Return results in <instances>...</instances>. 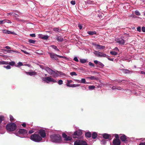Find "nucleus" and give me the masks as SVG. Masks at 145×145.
Segmentation results:
<instances>
[{"label": "nucleus", "mask_w": 145, "mask_h": 145, "mask_svg": "<svg viewBox=\"0 0 145 145\" xmlns=\"http://www.w3.org/2000/svg\"><path fill=\"white\" fill-rule=\"evenodd\" d=\"M6 68L7 69H11V67L9 65H7L6 66Z\"/></svg>", "instance_id": "nucleus-59"}, {"label": "nucleus", "mask_w": 145, "mask_h": 145, "mask_svg": "<svg viewBox=\"0 0 145 145\" xmlns=\"http://www.w3.org/2000/svg\"><path fill=\"white\" fill-rule=\"evenodd\" d=\"M39 37L40 38L44 40H47L49 38V36L48 35L43 36L42 34L39 35Z\"/></svg>", "instance_id": "nucleus-18"}, {"label": "nucleus", "mask_w": 145, "mask_h": 145, "mask_svg": "<svg viewBox=\"0 0 145 145\" xmlns=\"http://www.w3.org/2000/svg\"><path fill=\"white\" fill-rule=\"evenodd\" d=\"M89 65L93 67H94V64L93 63H92L91 62H89Z\"/></svg>", "instance_id": "nucleus-42"}, {"label": "nucleus", "mask_w": 145, "mask_h": 145, "mask_svg": "<svg viewBox=\"0 0 145 145\" xmlns=\"http://www.w3.org/2000/svg\"><path fill=\"white\" fill-rule=\"evenodd\" d=\"M101 142L103 144H105L106 143V141L105 139H103L102 140Z\"/></svg>", "instance_id": "nucleus-43"}, {"label": "nucleus", "mask_w": 145, "mask_h": 145, "mask_svg": "<svg viewBox=\"0 0 145 145\" xmlns=\"http://www.w3.org/2000/svg\"><path fill=\"white\" fill-rule=\"evenodd\" d=\"M57 72H58L59 74L61 75H63L64 74L63 72L61 71H57Z\"/></svg>", "instance_id": "nucleus-52"}, {"label": "nucleus", "mask_w": 145, "mask_h": 145, "mask_svg": "<svg viewBox=\"0 0 145 145\" xmlns=\"http://www.w3.org/2000/svg\"><path fill=\"white\" fill-rule=\"evenodd\" d=\"M30 139L36 142H39L42 140L41 137L38 134L36 133L32 134L30 137Z\"/></svg>", "instance_id": "nucleus-2"}, {"label": "nucleus", "mask_w": 145, "mask_h": 145, "mask_svg": "<svg viewBox=\"0 0 145 145\" xmlns=\"http://www.w3.org/2000/svg\"><path fill=\"white\" fill-rule=\"evenodd\" d=\"M116 42L120 44H125L124 40V39H118L116 41Z\"/></svg>", "instance_id": "nucleus-16"}, {"label": "nucleus", "mask_w": 145, "mask_h": 145, "mask_svg": "<svg viewBox=\"0 0 145 145\" xmlns=\"http://www.w3.org/2000/svg\"><path fill=\"white\" fill-rule=\"evenodd\" d=\"M22 125L24 127H25L26 126V124L25 123H23L22 124Z\"/></svg>", "instance_id": "nucleus-63"}, {"label": "nucleus", "mask_w": 145, "mask_h": 145, "mask_svg": "<svg viewBox=\"0 0 145 145\" xmlns=\"http://www.w3.org/2000/svg\"><path fill=\"white\" fill-rule=\"evenodd\" d=\"M43 80L44 81L46 82L47 83H48V82L46 80L48 81L49 82H57V81L56 80H54L53 78H52L49 76L46 77L44 79H43Z\"/></svg>", "instance_id": "nucleus-8"}, {"label": "nucleus", "mask_w": 145, "mask_h": 145, "mask_svg": "<svg viewBox=\"0 0 145 145\" xmlns=\"http://www.w3.org/2000/svg\"><path fill=\"white\" fill-rule=\"evenodd\" d=\"M114 136L116 138V139H119V136L118 134H115V135Z\"/></svg>", "instance_id": "nucleus-40"}, {"label": "nucleus", "mask_w": 145, "mask_h": 145, "mask_svg": "<svg viewBox=\"0 0 145 145\" xmlns=\"http://www.w3.org/2000/svg\"><path fill=\"white\" fill-rule=\"evenodd\" d=\"M71 3L73 5H75L76 3L75 1H72L71 2Z\"/></svg>", "instance_id": "nucleus-46"}, {"label": "nucleus", "mask_w": 145, "mask_h": 145, "mask_svg": "<svg viewBox=\"0 0 145 145\" xmlns=\"http://www.w3.org/2000/svg\"><path fill=\"white\" fill-rule=\"evenodd\" d=\"M27 131L24 129H20L19 130L18 133L22 134H25L27 133Z\"/></svg>", "instance_id": "nucleus-13"}, {"label": "nucleus", "mask_w": 145, "mask_h": 145, "mask_svg": "<svg viewBox=\"0 0 145 145\" xmlns=\"http://www.w3.org/2000/svg\"><path fill=\"white\" fill-rule=\"evenodd\" d=\"M100 53V52L96 51H95L94 52V54H95L96 56H97L98 57H99V54Z\"/></svg>", "instance_id": "nucleus-31"}, {"label": "nucleus", "mask_w": 145, "mask_h": 145, "mask_svg": "<svg viewBox=\"0 0 145 145\" xmlns=\"http://www.w3.org/2000/svg\"><path fill=\"white\" fill-rule=\"evenodd\" d=\"M10 120L11 121L13 122V121H14V118L13 117V116H12L11 115H10Z\"/></svg>", "instance_id": "nucleus-34"}, {"label": "nucleus", "mask_w": 145, "mask_h": 145, "mask_svg": "<svg viewBox=\"0 0 145 145\" xmlns=\"http://www.w3.org/2000/svg\"><path fill=\"white\" fill-rule=\"evenodd\" d=\"M88 78L90 79L91 80H96L98 79L97 78V77H96L93 76H91L90 77H88Z\"/></svg>", "instance_id": "nucleus-26"}, {"label": "nucleus", "mask_w": 145, "mask_h": 145, "mask_svg": "<svg viewBox=\"0 0 145 145\" xmlns=\"http://www.w3.org/2000/svg\"><path fill=\"white\" fill-rule=\"evenodd\" d=\"M96 48L98 50H101L105 49V46H104L100 45L99 44L95 45Z\"/></svg>", "instance_id": "nucleus-14"}, {"label": "nucleus", "mask_w": 145, "mask_h": 145, "mask_svg": "<svg viewBox=\"0 0 145 145\" xmlns=\"http://www.w3.org/2000/svg\"><path fill=\"white\" fill-rule=\"evenodd\" d=\"M98 64L99 65L101 66V67H103L104 66V65L101 62H99L98 63Z\"/></svg>", "instance_id": "nucleus-55"}, {"label": "nucleus", "mask_w": 145, "mask_h": 145, "mask_svg": "<svg viewBox=\"0 0 145 145\" xmlns=\"http://www.w3.org/2000/svg\"><path fill=\"white\" fill-rule=\"evenodd\" d=\"M3 64L9 65V62L8 61H3Z\"/></svg>", "instance_id": "nucleus-47"}, {"label": "nucleus", "mask_w": 145, "mask_h": 145, "mask_svg": "<svg viewBox=\"0 0 145 145\" xmlns=\"http://www.w3.org/2000/svg\"><path fill=\"white\" fill-rule=\"evenodd\" d=\"M137 31H138V32H141V27L140 26L138 27L137 28Z\"/></svg>", "instance_id": "nucleus-44"}, {"label": "nucleus", "mask_w": 145, "mask_h": 145, "mask_svg": "<svg viewBox=\"0 0 145 145\" xmlns=\"http://www.w3.org/2000/svg\"><path fill=\"white\" fill-rule=\"evenodd\" d=\"M91 136L92 138L95 139L97 137V133L95 132H93L92 133Z\"/></svg>", "instance_id": "nucleus-21"}, {"label": "nucleus", "mask_w": 145, "mask_h": 145, "mask_svg": "<svg viewBox=\"0 0 145 145\" xmlns=\"http://www.w3.org/2000/svg\"><path fill=\"white\" fill-rule=\"evenodd\" d=\"M21 51L26 54H29L28 52L24 50H21Z\"/></svg>", "instance_id": "nucleus-57"}, {"label": "nucleus", "mask_w": 145, "mask_h": 145, "mask_svg": "<svg viewBox=\"0 0 145 145\" xmlns=\"http://www.w3.org/2000/svg\"><path fill=\"white\" fill-rule=\"evenodd\" d=\"M53 30L56 32L58 33L59 32L58 28L55 27L53 29Z\"/></svg>", "instance_id": "nucleus-35"}, {"label": "nucleus", "mask_w": 145, "mask_h": 145, "mask_svg": "<svg viewBox=\"0 0 145 145\" xmlns=\"http://www.w3.org/2000/svg\"><path fill=\"white\" fill-rule=\"evenodd\" d=\"M142 32H145V27L144 26H143L142 27Z\"/></svg>", "instance_id": "nucleus-49"}, {"label": "nucleus", "mask_w": 145, "mask_h": 145, "mask_svg": "<svg viewBox=\"0 0 145 145\" xmlns=\"http://www.w3.org/2000/svg\"><path fill=\"white\" fill-rule=\"evenodd\" d=\"M5 20V22H7L8 23H11V21L9 20Z\"/></svg>", "instance_id": "nucleus-61"}, {"label": "nucleus", "mask_w": 145, "mask_h": 145, "mask_svg": "<svg viewBox=\"0 0 145 145\" xmlns=\"http://www.w3.org/2000/svg\"><path fill=\"white\" fill-rule=\"evenodd\" d=\"M5 51L8 53H11V52H13V51L8 50H5Z\"/></svg>", "instance_id": "nucleus-58"}, {"label": "nucleus", "mask_w": 145, "mask_h": 145, "mask_svg": "<svg viewBox=\"0 0 145 145\" xmlns=\"http://www.w3.org/2000/svg\"><path fill=\"white\" fill-rule=\"evenodd\" d=\"M30 36L31 37H35L36 36L35 34H30Z\"/></svg>", "instance_id": "nucleus-56"}, {"label": "nucleus", "mask_w": 145, "mask_h": 145, "mask_svg": "<svg viewBox=\"0 0 145 145\" xmlns=\"http://www.w3.org/2000/svg\"><path fill=\"white\" fill-rule=\"evenodd\" d=\"M63 81L61 80H60L58 81V83L59 85H61L63 84Z\"/></svg>", "instance_id": "nucleus-41"}, {"label": "nucleus", "mask_w": 145, "mask_h": 145, "mask_svg": "<svg viewBox=\"0 0 145 145\" xmlns=\"http://www.w3.org/2000/svg\"><path fill=\"white\" fill-rule=\"evenodd\" d=\"M127 137L124 135H123L120 137V140L123 142L126 143H127L128 141L127 139Z\"/></svg>", "instance_id": "nucleus-10"}, {"label": "nucleus", "mask_w": 145, "mask_h": 145, "mask_svg": "<svg viewBox=\"0 0 145 145\" xmlns=\"http://www.w3.org/2000/svg\"><path fill=\"white\" fill-rule=\"evenodd\" d=\"M5 22V20H1L0 21V24H2L3 23H4Z\"/></svg>", "instance_id": "nucleus-51"}, {"label": "nucleus", "mask_w": 145, "mask_h": 145, "mask_svg": "<svg viewBox=\"0 0 145 145\" xmlns=\"http://www.w3.org/2000/svg\"><path fill=\"white\" fill-rule=\"evenodd\" d=\"M95 88L94 86H89V88L90 89H93Z\"/></svg>", "instance_id": "nucleus-39"}, {"label": "nucleus", "mask_w": 145, "mask_h": 145, "mask_svg": "<svg viewBox=\"0 0 145 145\" xmlns=\"http://www.w3.org/2000/svg\"><path fill=\"white\" fill-rule=\"evenodd\" d=\"M70 74L71 76H72L73 75L76 76L77 75V74L75 72H71Z\"/></svg>", "instance_id": "nucleus-37"}, {"label": "nucleus", "mask_w": 145, "mask_h": 145, "mask_svg": "<svg viewBox=\"0 0 145 145\" xmlns=\"http://www.w3.org/2000/svg\"><path fill=\"white\" fill-rule=\"evenodd\" d=\"M74 145H88L86 142L82 140H78L74 142Z\"/></svg>", "instance_id": "nucleus-7"}, {"label": "nucleus", "mask_w": 145, "mask_h": 145, "mask_svg": "<svg viewBox=\"0 0 145 145\" xmlns=\"http://www.w3.org/2000/svg\"><path fill=\"white\" fill-rule=\"evenodd\" d=\"M110 53L113 55H116L118 54V53L115 51H111L110 52Z\"/></svg>", "instance_id": "nucleus-30"}, {"label": "nucleus", "mask_w": 145, "mask_h": 145, "mask_svg": "<svg viewBox=\"0 0 145 145\" xmlns=\"http://www.w3.org/2000/svg\"><path fill=\"white\" fill-rule=\"evenodd\" d=\"M39 134L40 135L41 138H44L46 137V133L45 131L43 129H40L39 131Z\"/></svg>", "instance_id": "nucleus-9"}, {"label": "nucleus", "mask_w": 145, "mask_h": 145, "mask_svg": "<svg viewBox=\"0 0 145 145\" xmlns=\"http://www.w3.org/2000/svg\"><path fill=\"white\" fill-rule=\"evenodd\" d=\"M28 42L30 43L35 44V41L34 40L30 39L29 40Z\"/></svg>", "instance_id": "nucleus-36"}, {"label": "nucleus", "mask_w": 145, "mask_h": 145, "mask_svg": "<svg viewBox=\"0 0 145 145\" xmlns=\"http://www.w3.org/2000/svg\"><path fill=\"white\" fill-rule=\"evenodd\" d=\"M40 68H41L42 69H44V70H45V68L46 67H44L43 65H40Z\"/></svg>", "instance_id": "nucleus-50"}, {"label": "nucleus", "mask_w": 145, "mask_h": 145, "mask_svg": "<svg viewBox=\"0 0 145 145\" xmlns=\"http://www.w3.org/2000/svg\"><path fill=\"white\" fill-rule=\"evenodd\" d=\"M3 32V33H5L8 34H12L13 33L10 31L7 30H3L2 31Z\"/></svg>", "instance_id": "nucleus-20"}, {"label": "nucleus", "mask_w": 145, "mask_h": 145, "mask_svg": "<svg viewBox=\"0 0 145 145\" xmlns=\"http://www.w3.org/2000/svg\"><path fill=\"white\" fill-rule=\"evenodd\" d=\"M103 138L105 139H109V138L111 137L110 135L107 133H104L102 135Z\"/></svg>", "instance_id": "nucleus-17"}, {"label": "nucleus", "mask_w": 145, "mask_h": 145, "mask_svg": "<svg viewBox=\"0 0 145 145\" xmlns=\"http://www.w3.org/2000/svg\"><path fill=\"white\" fill-rule=\"evenodd\" d=\"M5 120V118L3 116H0V124L2 122V121Z\"/></svg>", "instance_id": "nucleus-29"}, {"label": "nucleus", "mask_w": 145, "mask_h": 145, "mask_svg": "<svg viewBox=\"0 0 145 145\" xmlns=\"http://www.w3.org/2000/svg\"><path fill=\"white\" fill-rule=\"evenodd\" d=\"M56 39L59 42H61L63 40V38L61 36L58 35L56 36Z\"/></svg>", "instance_id": "nucleus-15"}, {"label": "nucleus", "mask_w": 145, "mask_h": 145, "mask_svg": "<svg viewBox=\"0 0 145 145\" xmlns=\"http://www.w3.org/2000/svg\"><path fill=\"white\" fill-rule=\"evenodd\" d=\"M62 136L63 137L65 138V140L66 141L71 140L72 139V138L71 137L68 136L65 133H63L62 134Z\"/></svg>", "instance_id": "nucleus-11"}, {"label": "nucleus", "mask_w": 145, "mask_h": 145, "mask_svg": "<svg viewBox=\"0 0 145 145\" xmlns=\"http://www.w3.org/2000/svg\"><path fill=\"white\" fill-rule=\"evenodd\" d=\"M124 72H125V73H129L130 72V71L129 70L127 69L124 70Z\"/></svg>", "instance_id": "nucleus-53"}, {"label": "nucleus", "mask_w": 145, "mask_h": 145, "mask_svg": "<svg viewBox=\"0 0 145 145\" xmlns=\"http://www.w3.org/2000/svg\"><path fill=\"white\" fill-rule=\"evenodd\" d=\"M116 89H117L118 90H121L122 89V88H121L120 87H116Z\"/></svg>", "instance_id": "nucleus-54"}, {"label": "nucleus", "mask_w": 145, "mask_h": 145, "mask_svg": "<svg viewBox=\"0 0 145 145\" xmlns=\"http://www.w3.org/2000/svg\"><path fill=\"white\" fill-rule=\"evenodd\" d=\"M107 56L103 52H100L99 54V57H107Z\"/></svg>", "instance_id": "nucleus-24"}, {"label": "nucleus", "mask_w": 145, "mask_h": 145, "mask_svg": "<svg viewBox=\"0 0 145 145\" xmlns=\"http://www.w3.org/2000/svg\"><path fill=\"white\" fill-rule=\"evenodd\" d=\"M82 134V131L81 130H78L76 131L72 135L73 138H79Z\"/></svg>", "instance_id": "nucleus-6"}, {"label": "nucleus", "mask_w": 145, "mask_h": 145, "mask_svg": "<svg viewBox=\"0 0 145 145\" xmlns=\"http://www.w3.org/2000/svg\"><path fill=\"white\" fill-rule=\"evenodd\" d=\"M73 60L74 61L76 62H78L79 61V60H78V59L77 57H75L74 58Z\"/></svg>", "instance_id": "nucleus-48"}, {"label": "nucleus", "mask_w": 145, "mask_h": 145, "mask_svg": "<svg viewBox=\"0 0 145 145\" xmlns=\"http://www.w3.org/2000/svg\"><path fill=\"white\" fill-rule=\"evenodd\" d=\"M34 132V131L32 130H29V134H31L33 133Z\"/></svg>", "instance_id": "nucleus-60"}, {"label": "nucleus", "mask_w": 145, "mask_h": 145, "mask_svg": "<svg viewBox=\"0 0 145 145\" xmlns=\"http://www.w3.org/2000/svg\"><path fill=\"white\" fill-rule=\"evenodd\" d=\"M50 138L51 141L52 142L58 143L62 142L61 136L58 134H54L51 135Z\"/></svg>", "instance_id": "nucleus-1"}, {"label": "nucleus", "mask_w": 145, "mask_h": 145, "mask_svg": "<svg viewBox=\"0 0 145 145\" xmlns=\"http://www.w3.org/2000/svg\"><path fill=\"white\" fill-rule=\"evenodd\" d=\"M15 63L14 61H12L9 62V65L11 66H13L15 65Z\"/></svg>", "instance_id": "nucleus-32"}, {"label": "nucleus", "mask_w": 145, "mask_h": 145, "mask_svg": "<svg viewBox=\"0 0 145 145\" xmlns=\"http://www.w3.org/2000/svg\"><path fill=\"white\" fill-rule=\"evenodd\" d=\"M135 13L136 15L137 16H140V14L139 12L137 10H136L135 11Z\"/></svg>", "instance_id": "nucleus-38"}, {"label": "nucleus", "mask_w": 145, "mask_h": 145, "mask_svg": "<svg viewBox=\"0 0 145 145\" xmlns=\"http://www.w3.org/2000/svg\"><path fill=\"white\" fill-rule=\"evenodd\" d=\"M138 145H145V142L144 143L141 142Z\"/></svg>", "instance_id": "nucleus-64"}, {"label": "nucleus", "mask_w": 145, "mask_h": 145, "mask_svg": "<svg viewBox=\"0 0 145 145\" xmlns=\"http://www.w3.org/2000/svg\"><path fill=\"white\" fill-rule=\"evenodd\" d=\"M23 65V64L22 62H19L18 63V65H15V66L16 67H18L19 66H22Z\"/></svg>", "instance_id": "nucleus-33"}, {"label": "nucleus", "mask_w": 145, "mask_h": 145, "mask_svg": "<svg viewBox=\"0 0 145 145\" xmlns=\"http://www.w3.org/2000/svg\"><path fill=\"white\" fill-rule=\"evenodd\" d=\"M48 54L50 55L51 58L54 60L57 59V57L59 58H66L65 56H59L53 53L49 52Z\"/></svg>", "instance_id": "nucleus-4"}, {"label": "nucleus", "mask_w": 145, "mask_h": 145, "mask_svg": "<svg viewBox=\"0 0 145 145\" xmlns=\"http://www.w3.org/2000/svg\"><path fill=\"white\" fill-rule=\"evenodd\" d=\"M25 73L31 76L36 75L37 74V72H26Z\"/></svg>", "instance_id": "nucleus-19"}, {"label": "nucleus", "mask_w": 145, "mask_h": 145, "mask_svg": "<svg viewBox=\"0 0 145 145\" xmlns=\"http://www.w3.org/2000/svg\"><path fill=\"white\" fill-rule=\"evenodd\" d=\"M50 47L52 48H53L55 50L58 51H59V49L57 48V47L54 45H51L50 46Z\"/></svg>", "instance_id": "nucleus-27"}, {"label": "nucleus", "mask_w": 145, "mask_h": 145, "mask_svg": "<svg viewBox=\"0 0 145 145\" xmlns=\"http://www.w3.org/2000/svg\"><path fill=\"white\" fill-rule=\"evenodd\" d=\"M85 135L87 138H89L91 137V134L90 132H87L85 133Z\"/></svg>", "instance_id": "nucleus-22"}, {"label": "nucleus", "mask_w": 145, "mask_h": 145, "mask_svg": "<svg viewBox=\"0 0 145 145\" xmlns=\"http://www.w3.org/2000/svg\"><path fill=\"white\" fill-rule=\"evenodd\" d=\"M16 127V125L14 123H8L6 126L7 130L9 131H15Z\"/></svg>", "instance_id": "nucleus-3"}, {"label": "nucleus", "mask_w": 145, "mask_h": 145, "mask_svg": "<svg viewBox=\"0 0 145 145\" xmlns=\"http://www.w3.org/2000/svg\"><path fill=\"white\" fill-rule=\"evenodd\" d=\"M45 70L48 72L50 74L54 76H58V74L57 72L48 67H46L45 69Z\"/></svg>", "instance_id": "nucleus-5"}, {"label": "nucleus", "mask_w": 145, "mask_h": 145, "mask_svg": "<svg viewBox=\"0 0 145 145\" xmlns=\"http://www.w3.org/2000/svg\"><path fill=\"white\" fill-rule=\"evenodd\" d=\"M80 62L82 63H84L87 61L85 59H80Z\"/></svg>", "instance_id": "nucleus-28"}, {"label": "nucleus", "mask_w": 145, "mask_h": 145, "mask_svg": "<svg viewBox=\"0 0 145 145\" xmlns=\"http://www.w3.org/2000/svg\"><path fill=\"white\" fill-rule=\"evenodd\" d=\"M87 33L90 35H96V32L95 31H88L87 32Z\"/></svg>", "instance_id": "nucleus-23"}, {"label": "nucleus", "mask_w": 145, "mask_h": 145, "mask_svg": "<svg viewBox=\"0 0 145 145\" xmlns=\"http://www.w3.org/2000/svg\"><path fill=\"white\" fill-rule=\"evenodd\" d=\"M94 62L95 64H98L99 62L98 61L96 60H94Z\"/></svg>", "instance_id": "nucleus-62"}, {"label": "nucleus", "mask_w": 145, "mask_h": 145, "mask_svg": "<svg viewBox=\"0 0 145 145\" xmlns=\"http://www.w3.org/2000/svg\"><path fill=\"white\" fill-rule=\"evenodd\" d=\"M113 144V145H120L121 142L120 139H114Z\"/></svg>", "instance_id": "nucleus-12"}, {"label": "nucleus", "mask_w": 145, "mask_h": 145, "mask_svg": "<svg viewBox=\"0 0 145 145\" xmlns=\"http://www.w3.org/2000/svg\"><path fill=\"white\" fill-rule=\"evenodd\" d=\"M80 84H72V87H78L80 86Z\"/></svg>", "instance_id": "nucleus-45"}, {"label": "nucleus", "mask_w": 145, "mask_h": 145, "mask_svg": "<svg viewBox=\"0 0 145 145\" xmlns=\"http://www.w3.org/2000/svg\"><path fill=\"white\" fill-rule=\"evenodd\" d=\"M77 81L78 82L81 83H85L86 82V79L85 78H82L80 81L78 80H77Z\"/></svg>", "instance_id": "nucleus-25"}]
</instances>
